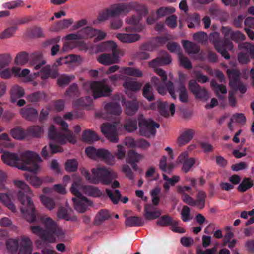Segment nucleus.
Wrapping results in <instances>:
<instances>
[{"label":"nucleus","mask_w":254,"mask_h":254,"mask_svg":"<svg viewBox=\"0 0 254 254\" xmlns=\"http://www.w3.org/2000/svg\"><path fill=\"white\" fill-rule=\"evenodd\" d=\"M14 185L20 189L17 193L18 200L20 202V211L29 223H37L40 220L44 224L46 230L41 226H31L32 233L38 236L44 242L54 243L58 239L63 237L64 233L62 229L50 217L44 218L40 216L35 208L31 199L32 192L29 186L22 181H14Z\"/></svg>","instance_id":"f257e3e1"},{"label":"nucleus","mask_w":254,"mask_h":254,"mask_svg":"<svg viewBox=\"0 0 254 254\" xmlns=\"http://www.w3.org/2000/svg\"><path fill=\"white\" fill-rule=\"evenodd\" d=\"M1 159L7 165L31 172H36L39 169L38 163L42 161L38 154L29 150L19 156L15 153L5 152L1 155Z\"/></svg>","instance_id":"f03ea898"},{"label":"nucleus","mask_w":254,"mask_h":254,"mask_svg":"<svg viewBox=\"0 0 254 254\" xmlns=\"http://www.w3.org/2000/svg\"><path fill=\"white\" fill-rule=\"evenodd\" d=\"M81 174L90 183L94 184L101 183L104 185L112 184L114 189L120 188V183L118 181H114L116 178L115 173L109 169L105 167L93 168L91 170L92 175L85 168L80 169Z\"/></svg>","instance_id":"7ed1b4c3"},{"label":"nucleus","mask_w":254,"mask_h":254,"mask_svg":"<svg viewBox=\"0 0 254 254\" xmlns=\"http://www.w3.org/2000/svg\"><path fill=\"white\" fill-rule=\"evenodd\" d=\"M55 120L61 126L62 129L66 131V134L58 131L55 127L51 125L49 127L48 133L50 140L61 144L65 143L67 141L72 143H75L76 141L75 136L71 130L68 129L67 124L61 118H57Z\"/></svg>","instance_id":"20e7f679"},{"label":"nucleus","mask_w":254,"mask_h":254,"mask_svg":"<svg viewBox=\"0 0 254 254\" xmlns=\"http://www.w3.org/2000/svg\"><path fill=\"white\" fill-rule=\"evenodd\" d=\"M110 48L112 54L104 53L101 54L97 58V61L104 65H110L119 62V55H123L122 51L118 47L116 43L113 41L104 42L98 46V50L103 51Z\"/></svg>","instance_id":"39448f33"},{"label":"nucleus","mask_w":254,"mask_h":254,"mask_svg":"<svg viewBox=\"0 0 254 254\" xmlns=\"http://www.w3.org/2000/svg\"><path fill=\"white\" fill-rule=\"evenodd\" d=\"M209 40L212 42L216 50L220 53L221 56L225 59L229 60L230 56L228 51H231L233 49L234 45L231 40L224 37L221 40L218 32L211 33L209 36Z\"/></svg>","instance_id":"423d86ee"},{"label":"nucleus","mask_w":254,"mask_h":254,"mask_svg":"<svg viewBox=\"0 0 254 254\" xmlns=\"http://www.w3.org/2000/svg\"><path fill=\"white\" fill-rule=\"evenodd\" d=\"M80 184L74 182L70 188L71 192L75 196L72 198L74 209L80 213H84L90 205V201L79 191Z\"/></svg>","instance_id":"0eeeda50"},{"label":"nucleus","mask_w":254,"mask_h":254,"mask_svg":"<svg viewBox=\"0 0 254 254\" xmlns=\"http://www.w3.org/2000/svg\"><path fill=\"white\" fill-rule=\"evenodd\" d=\"M138 127L140 134L149 138L154 136L156 132V128H159L160 125L152 120H146L142 115L138 117Z\"/></svg>","instance_id":"6e6552de"},{"label":"nucleus","mask_w":254,"mask_h":254,"mask_svg":"<svg viewBox=\"0 0 254 254\" xmlns=\"http://www.w3.org/2000/svg\"><path fill=\"white\" fill-rule=\"evenodd\" d=\"M85 153L87 155L92 158H101L107 164L112 165L115 163V157L107 150L104 149H96L92 146L86 148Z\"/></svg>","instance_id":"1a4fd4ad"},{"label":"nucleus","mask_w":254,"mask_h":254,"mask_svg":"<svg viewBox=\"0 0 254 254\" xmlns=\"http://www.w3.org/2000/svg\"><path fill=\"white\" fill-rule=\"evenodd\" d=\"M94 99L101 97H107L112 92L111 88L104 81H94L90 85Z\"/></svg>","instance_id":"9d476101"},{"label":"nucleus","mask_w":254,"mask_h":254,"mask_svg":"<svg viewBox=\"0 0 254 254\" xmlns=\"http://www.w3.org/2000/svg\"><path fill=\"white\" fill-rule=\"evenodd\" d=\"M188 88L196 99L204 101H206L208 99L209 95L207 90L205 88L201 87L196 80H190L189 82Z\"/></svg>","instance_id":"9b49d317"},{"label":"nucleus","mask_w":254,"mask_h":254,"mask_svg":"<svg viewBox=\"0 0 254 254\" xmlns=\"http://www.w3.org/2000/svg\"><path fill=\"white\" fill-rule=\"evenodd\" d=\"M224 37L236 43H240L246 39V36L240 31H234L228 26H223L221 30Z\"/></svg>","instance_id":"f8f14e48"},{"label":"nucleus","mask_w":254,"mask_h":254,"mask_svg":"<svg viewBox=\"0 0 254 254\" xmlns=\"http://www.w3.org/2000/svg\"><path fill=\"white\" fill-rule=\"evenodd\" d=\"M101 130L103 134L111 142L115 143L118 142L117 129L115 125L109 123L103 124L101 127Z\"/></svg>","instance_id":"ddd939ff"},{"label":"nucleus","mask_w":254,"mask_h":254,"mask_svg":"<svg viewBox=\"0 0 254 254\" xmlns=\"http://www.w3.org/2000/svg\"><path fill=\"white\" fill-rule=\"evenodd\" d=\"M37 73H34L36 76H40L41 79L46 80L51 77L52 78H56L59 76L58 69L56 68L51 67L50 65H45L41 67Z\"/></svg>","instance_id":"4468645a"},{"label":"nucleus","mask_w":254,"mask_h":254,"mask_svg":"<svg viewBox=\"0 0 254 254\" xmlns=\"http://www.w3.org/2000/svg\"><path fill=\"white\" fill-rule=\"evenodd\" d=\"M133 8V5L130 3H126L118 4L107 9L111 17H116L122 13H127Z\"/></svg>","instance_id":"2eb2a0df"},{"label":"nucleus","mask_w":254,"mask_h":254,"mask_svg":"<svg viewBox=\"0 0 254 254\" xmlns=\"http://www.w3.org/2000/svg\"><path fill=\"white\" fill-rule=\"evenodd\" d=\"M29 64L33 67L34 69L39 70L46 64V61L44 58L42 53L37 51L29 56Z\"/></svg>","instance_id":"dca6fc26"},{"label":"nucleus","mask_w":254,"mask_h":254,"mask_svg":"<svg viewBox=\"0 0 254 254\" xmlns=\"http://www.w3.org/2000/svg\"><path fill=\"white\" fill-rule=\"evenodd\" d=\"M19 113L21 117L27 121L35 122L38 118V112L30 106H27L21 108Z\"/></svg>","instance_id":"f3484780"},{"label":"nucleus","mask_w":254,"mask_h":254,"mask_svg":"<svg viewBox=\"0 0 254 254\" xmlns=\"http://www.w3.org/2000/svg\"><path fill=\"white\" fill-rule=\"evenodd\" d=\"M161 56L153 60L149 63V65L151 67H156L158 66H162L170 64L172 62V59L169 54L163 51L160 52Z\"/></svg>","instance_id":"a211bd4d"},{"label":"nucleus","mask_w":254,"mask_h":254,"mask_svg":"<svg viewBox=\"0 0 254 254\" xmlns=\"http://www.w3.org/2000/svg\"><path fill=\"white\" fill-rule=\"evenodd\" d=\"M121 103L127 115L132 116L138 111L139 105L135 100H126L124 97L122 98Z\"/></svg>","instance_id":"6ab92c4d"},{"label":"nucleus","mask_w":254,"mask_h":254,"mask_svg":"<svg viewBox=\"0 0 254 254\" xmlns=\"http://www.w3.org/2000/svg\"><path fill=\"white\" fill-rule=\"evenodd\" d=\"M176 92L179 93V100L182 103H187L189 100L188 92L185 82L182 79L176 82Z\"/></svg>","instance_id":"aec40b11"},{"label":"nucleus","mask_w":254,"mask_h":254,"mask_svg":"<svg viewBox=\"0 0 254 254\" xmlns=\"http://www.w3.org/2000/svg\"><path fill=\"white\" fill-rule=\"evenodd\" d=\"M157 88L158 93L161 95H165L168 91L171 96L174 99H176L177 96L175 94L174 85L172 82L168 81L165 84L163 82Z\"/></svg>","instance_id":"412c9836"},{"label":"nucleus","mask_w":254,"mask_h":254,"mask_svg":"<svg viewBox=\"0 0 254 254\" xmlns=\"http://www.w3.org/2000/svg\"><path fill=\"white\" fill-rule=\"evenodd\" d=\"M155 208L151 204H146L144 206V216L147 220H152L159 218L161 213L159 210H154Z\"/></svg>","instance_id":"4be33fe9"},{"label":"nucleus","mask_w":254,"mask_h":254,"mask_svg":"<svg viewBox=\"0 0 254 254\" xmlns=\"http://www.w3.org/2000/svg\"><path fill=\"white\" fill-rule=\"evenodd\" d=\"M210 86L213 88V90L215 93L216 96L219 100H223L225 98V96L223 94H226L227 90L225 85L223 84H218L215 79H212L210 82Z\"/></svg>","instance_id":"5701e85b"},{"label":"nucleus","mask_w":254,"mask_h":254,"mask_svg":"<svg viewBox=\"0 0 254 254\" xmlns=\"http://www.w3.org/2000/svg\"><path fill=\"white\" fill-rule=\"evenodd\" d=\"M63 151V149L61 147L50 142L49 147H48L47 146H45L42 148L41 155L43 158H47L55 153L62 152Z\"/></svg>","instance_id":"b1692460"},{"label":"nucleus","mask_w":254,"mask_h":254,"mask_svg":"<svg viewBox=\"0 0 254 254\" xmlns=\"http://www.w3.org/2000/svg\"><path fill=\"white\" fill-rule=\"evenodd\" d=\"M116 37L122 42L125 43H131L136 42L140 38L139 34L132 33H118Z\"/></svg>","instance_id":"393cba45"},{"label":"nucleus","mask_w":254,"mask_h":254,"mask_svg":"<svg viewBox=\"0 0 254 254\" xmlns=\"http://www.w3.org/2000/svg\"><path fill=\"white\" fill-rule=\"evenodd\" d=\"M195 131L193 129H186L178 139V143L180 146L188 143L194 135Z\"/></svg>","instance_id":"a878e982"},{"label":"nucleus","mask_w":254,"mask_h":254,"mask_svg":"<svg viewBox=\"0 0 254 254\" xmlns=\"http://www.w3.org/2000/svg\"><path fill=\"white\" fill-rule=\"evenodd\" d=\"M32 244L28 237H23L20 243L18 254H31Z\"/></svg>","instance_id":"bb28decb"},{"label":"nucleus","mask_w":254,"mask_h":254,"mask_svg":"<svg viewBox=\"0 0 254 254\" xmlns=\"http://www.w3.org/2000/svg\"><path fill=\"white\" fill-rule=\"evenodd\" d=\"M10 101L14 103L16 101L22 97L25 94L24 89L18 85L13 86L10 90Z\"/></svg>","instance_id":"cd10ccee"},{"label":"nucleus","mask_w":254,"mask_h":254,"mask_svg":"<svg viewBox=\"0 0 254 254\" xmlns=\"http://www.w3.org/2000/svg\"><path fill=\"white\" fill-rule=\"evenodd\" d=\"M227 74L230 79V85L231 87H236L240 78V72L236 69H228L227 70Z\"/></svg>","instance_id":"c85d7f7f"},{"label":"nucleus","mask_w":254,"mask_h":254,"mask_svg":"<svg viewBox=\"0 0 254 254\" xmlns=\"http://www.w3.org/2000/svg\"><path fill=\"white\" fill-rule=\"evenodd\" d=\"M186 20L188 26L190 28L195 27V25L199 26L200 24V16L197 13L187 14Z\"/></svg>","instance_id":"c756f323"},{"label":"nucleus","mask_w":254,"mask_h":254,"mask_svg":"<svg viewBox=\"0 0 254 254\" xmlns=\"http://www.w3.org/2000/svg\"><path fill=\"white\" fill-rule=\"evenodd\" d=\"M107 113L114 115H119L122 112L120 105L117 103L110 102L104 107Z\"/></svg>","instance_id":"7c9ffc66"},{"label":"nucleus","mask_w":254,"mask_h":254,"mask_svg":"<svg viewBox=\"0 0 254 254\" xmlns=\"http://www.w3.org/2000/svg\"><path fill=\"white\" fill-rule=\"evenodd\" d=\"M125 224L127 227H139L144 224V220L141 217L129 216L126 218Z\"/></svg>","instance_id":"2f4dec72"},{"label":"nucleus","mask_w":254,"mask_h":254,"mask_svg":"<svg viewBox=\"0 0 254 254\" xmlns=\"http://www.w3.org/2000/svg\"><path fill=\"white\" fill-rule=\"evenodd\" d=\"M157 225L161 227H172L177 224V220H174L170 215L167 214L162 216L156 222Z\"/></svg>","instance_id":"473e14b6"},{"label":"nucleus","mask_w":254,"mask_h":254,"mask_svg":"<svg viewBox=\"0 0 254 254\" xmlns=\"http://www.w3.org/2000/svg\"><path fill=\"white\" fill-rule=\"evenodd\" d=\"M10 134L13 138L17 140H22L27 135V129L25 130L20 127H16L10 130Z\"/></svg>","instance_id":"72a5a7b5"},{"label":"nucleus","mask_w":254,"mask_h":254,"mask_svg":"<svg viewBox=\"0 0 254 254\" xmlns=\"http://www.w3.org/2000/svg\"><path fill=\"white\" fill-rule=\"evenodd\" d=\"M110 218V215L109 211L107 209H102L96 215L94 220V224L99 226Z\"/></svg>","instance_id":"f704fd0d"},{"label":"nucleus","mask_w":254,"mask_h":254,"mask_svg":"<svg viewBox=\"0 0 254 254\" xmlns=\"http://www.w3.org/2000/svg\"><path fill=\"white\" fill-rule=\"evenodd\" d=\"M183 45L185 50L190 54H197L200 51V47L196 44L188 40H183Z\"/></svg>","instance_id":"c9c22d12"},{"label":"nucleus","mask_w":254,"mask_h":254,"mask_svg":"<svg viewBox=\"0 0 254 254\" xmlns=\"http://www.w3.org/2000/svg\"><path fill=\"white\" fill-rule=\"evenodd\" d=\"M82 139L88 142H92L98 140L100 138L95 132L89 129L85 130L82 134Z\"/></svg>","instance_id":"e433bc0d"},{"label":"nucleus","mask_w":254,"mask_h":254,"mask_svg":"<svg viewBox=\"0 0 254 254\" xmlns=\"http://www.w3.org/2000/svg\"><path fill=\"white\" fill-rule=\"evenodd\" d=\"M84 192L90 196L100 197L102 195V192L98 188L93 186H85L83 187Z\"/></svg>","instance_id":"4c0bfd02"},{"label":"nucleus","mask_w":254,"mask_h":254,"mask_svg":"<svg viewBox=\"0 0 254 254\" xmlns=\"http://www.w3.org/2000/svg\"><path fill=\"white\" fill-rule=\"evenodd\" d=\"M44 129L42 127L33 126L27 128V135L34 137H40L43 133Z\"/></svg>","instance_id":"58836bf2"},{"label":"nucleus","mask_w":254,"mask_h":254,"mask_svg":"<svg viewBox=\"0 0 254 254\" xmlns=\"http://www.w3.org/2000/svg\"><path fill=\"white\" fill-rule=\"evenodd\" d=\"M0 201L12 212L16 211V208L7 193H0Z\"/></svg>","instance_id":"ea45409f"},{"label":"nucleus","mask_w":254,"mask_h":254,"mask_svg":"<svg viewBox=\"0 0 254 254\" xmlns=\"http://www.w3.org/2000/svg\"><path fill=\"white\" fill-rule=\"evenodd\" d=\"M254 185V181L252 180L250 178H245L240 184L237 189L239 191L244 192L253 187Z\"/></svg>","instance_id":"a19ab883"},{"label":"nucleus","mask_w":254,"mask_h":254,"mask_svg":"<svg viewBox=\"0 0 254 254\" xmlns=\"http://www.w3.org/2000/svg\"><path fill=\"white\" fill-rule=\"evenodd\" d=\"M73 22L72 19H64L63 20L59 21L53 27V30L60 31L62 29L68 28Z\"/></svg>","instance_id":"79ce46f5"},{"label":"nucleus","mask_w":254,"mask_h":254,"mask_svg":"<svg viewBox=\"0 0 254 254\" xmlns=\"http://www.w3.org/2000/svg\"><path fill=\"white\" fill-rule=\"evenodd\" d=\"M81 39L91 38L96 35V29L91 27H86L79 30Z\"/></svg>","instance_id":"37998d69"},{"label":"nucleus","mask_w":254,"mask_h":254,"mask_svg":"<svg viewBox=\"0 0 254 254\" xmlns=\"http://www.w3.org/2000/svg\"><path fill=\"white\" fill-rule=\"evenodd\" d=\"M120 72L122 73L126 74L127 75L137 77H141L142 75V72L139 69L130 67H124L121 69Z\"/></svg>","instance_id":"c03bdc74"},{"label":"nucleus","mask_w":254,"mask_h":254,"mask_svg":"<svg viewBox=\"0 0 254 254\" xmlns=\"http://www.w3.org/2000/svg\"><path fill=\"white\" fill-rule=\"evenodd\" d=\"M106 191L107 195L112 200L114 204H117L119 203V200L121 199L122 195L119 190H116L114 191L107 189Z\"/></svg>","instance_id":"a18cd8bd"},{"label":"nucleus","mask_w":254,"mask_h":254,"mask_svg":"<svg viewBox=\"0 0 254 254\" xmlns=\"http://www.w3.org/2000/svg\"><path fill=\"white\" fill-rule=\"evenodd\" d=\"M123 86L127 89L137 91L141 88L142 84L137 81L127 79L123 83Z\"/></svg>","instance_id":"49530a36"},{"label":"nucleus","mask_w":254,"mask_h":254,"mask_svg":"<svg viewBox=\"0 0 254 254\" xmlns=\"http://www.w3.org/2000/svg\"><path fill=\"white\" fill-rule=\"evenodd\" d=\"M153 89L149 83H146L142 89V95L148 101L154 100V96L152 92Z\"/></svg>","instance_id":"de8ad7c7"},{"label":"nucleus","mask_w":254,"mask_h":254,"mask_svg":"<svg viewBox=\"0 0 254 254\" xmlns=\"http://www.w3.org/2000/svg\"><path fill=\"white\" fill-rule=\"evenodd\" d=\"M45 98L44 93L37 91L27 95L26 99L28 102L34 103L39 102Z\"/></svg>","instance_id":"09e8293b"},{"label":"nucleus","mask_w":254,"mask_h":254,"mask_svg":"<svg viewBox=\"0 0 254 254\" xmlns=\"http://www.w3.org/2000/svg\"><path fill=\"white\" fill-rule=\"evenodd\" d=\"M124 127L128 132H132L137 128V122L135 118H128L126 120Z\"/></svg>","instance_id":"8fccbe9b"},{"label":"nucleus","mask_w":254,"mask_h":254,"mask_svg":"<svg viewBox=\"0 0 254 254\" xmlns=\"http://www.w3.org/2000/svg\"><path fill=\"white\" fill-rule=\"evenodd\" d=\"M40 198L43 205L49 210H52L55 208L56 203L53 198L44 195H41Z\"/></svg>","instance_id":"3c124183"},{"label":"nucleus","mask_w":254,"mask_h":254,"mask_svg":"<svg viewBox=\"0 0 254 254\" xmlns=\"http://www.w3.org/2000/svg\"><path fill=\"white\" fill-rule=\"evenodd\" d=\"M206 197V193L202 190H199L196 196V199L195 200V206H197L200 209H202L205 206Z\"/></svg>","instance_id":"603ef678"},{"label":"nucleus","mask_w":254,"mask_h":254,"mask_svg":"<svg viewBox=\"0 0 254 254\" xmlns=\"http://www.w3.org/2000/svg\"><path fill=\"white\" fill-rule=\"evenodd\" d=\"M28 61H29V56L25 52L19 53L15 59V64L20 65L25 64Z\"/></svg>","instance_id":"864d4df0"},{"label":"nucleus","mask_w":254,"mask_h":254,"mask_svg":"<svg viewBox=\"0 0 254 254\" xmlns=\"http://www.w3.org/2000/svg\"><path fill=\"white\" fill-rule=\"evenodd\" d=\"M25 179L33 186L39 187L42 183V180L36 176L30 175L27 173L24 175Z\"/></svg>","instance_id":"5fc2aeb1"},{"label":"nucleus","mask_w":254,"mask_h":254,"mask_svg":"<svg viewBox=\"0 0 254 254\" xmlns=\"http://www.w3.org/2000/svg\"><path fill=\"white\" fill-rule=\"evenodd\" d=\"M23 0H14L3 4V7L5 8L12 9L24 6Z\"/></svg>","instance_id":"6e6d98bb"},{"label":"nucleus","mask_w":254,"mask_h":254,"mask_svg":"<svg viewBox=\"0 0 254 254\" xmlns=\"http://www.w3.org/2000/svg\"><path fill=\"white\" fill-rule=\"evenodd\" d=\"M239 48L240 50H244L247 53L251 58L254 53V45L248 42L240 43L239 44Z\"/></svg>","instance_id":"4d7b16f0"},{"label":"nucleus","mask_w":254,"mask_h":254,"mask_svg":"<svg viewBox=\"0 0 254 254\" xmlns=\"http://www.w3.org/2000/svg\"><path fill=\"white\" fill-rule=\"evenodd\" d=\"M234 122L244 125L246 123V118L242 113H236L234 114L231 119L230 123L228 125V127L230 129L232 127L231 123Z\"/></svg>","instance_id":"13d9d810"},{"label":"nucleus","mask_w":254,"mask_h":254,"mask_svg":"<svg viewBox=\"0 0 254 254\" xmlns=\"http://www.w3.org/2000/svg\"><path fill=\"white\" fill-rule=\"evenodd\" d=\"M65 169L69 172H74L77 170L78 163L76 159L68 160L65 164Z\"/></svg>","instance_id":"bf43d9fd"},{"label":"nucleus","mask_w":254,"mask_h":254,"mask_svg":"<svg viewBox=\"0 0 254 254\" xmlns=\"http://www.w3.org/2000/svg\"><path fill=\"white\" fill-rule=\"evenodd\" d=\"M6 247L8 251L14 254L17 251L18 242L16 240H8L6 242Z\"/></svg>","instance_id":"052dcab7"},{"label":"nucleus","mask_w":254,"mask_h":254,"mask_svg":"<svg viewBox=\"0 0 254 254\" xmlns=\"http://www.w3.org/2000/svg\"><path fill=\"white\" fill-rule=\"evenodd\" d=\"M178 55L180 64L186 69H191L192 67V64L188 58L184 56L180 52L178 53Z\"/></svg>","instance_id":"680f3d73"},{"label":"nucleus","mask_w":254,"mask_h":254,"mask_svg":"<svg viewBox=\"0 0 254 254\" xmlns=\"http://www.w3.org/2000/svg\"><path fill=\"white\" fill-rule=\"evenodd\" d=\"M127 146L126 145L119 144L117 145V150L114 153V157H116L119 160L123 159L126 154Z\"/></svg>","instance_id":"e2e57ef3"},{"label":"nucleus","mask_w":254,"mask_h":254,"mask_svg":"<svg viewBox=\"0 0 254 254\" xmlns=\"http://www.w3.org/2000/svg\"><path fill=\"white\" fill-rule=\"evenodd\" d=\"M17 29V27L15 26L8 27L0 33V38L6 39L11 37L13 35Z\"/></svg>","instance_id":"0e129e2a"},{"label":"nucleus","mask_w":254,"mask_h":254,"mask_svg":"<svg viewBox=\"0 0 254 254\" xmlns=\"http://www.w3.org/2000/svg\"><path fill=\"white\" fill-rule=\"evenodd\" d=\"M65 95L69 96L78 97L79 91L77 84H72L66 90Z\"/></svg>","instance_id":"69168bd1"},{"label":"nucleus","mask_w":254,"mask_h":254,"mask_svg":"<svg viewBox=\"0 0 254 254\" xmlns=\"http://www.w3.org/2000/svg\"><path fill=\"white\" fill-rule=\"evenodd\" d=\"M59 41L58 38H53L47 40V43L49 45H53L51 48V55L54 56L57 54L60 50V46L56 43Z\"/></svg>","instance_id":"338daca9"},{"label":"nucleus","mask_w":254,"mask_h":254,"mask_svg":"<svg viewBox=\"0 0 254 254\" xmlns=\"http://www.w3.org/2000/svg\"><path fill=\"white\" fill-rule=\"evenodd\" d=\"M140 159V155L133 150H130L128 151L127 162V163H132L134 162H138Z\"/></svg>","instance_id":"774afa93"}]
</instances>
